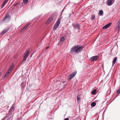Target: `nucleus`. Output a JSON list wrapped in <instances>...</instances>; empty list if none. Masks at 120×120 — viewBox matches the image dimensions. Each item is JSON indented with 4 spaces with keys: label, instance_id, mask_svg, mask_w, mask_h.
<instances>
[{
    "label": "nucleus",
    "instance_id": "obj_1",
    "mask_svg": "<svg viewBox=\"0 0 120 120\" xmlns=\"http://www.w3.org/2000/svg\"><path fill=\"white\" fill-rule=\"evenodd\" d=\"M84 48L83 46L79 45H75L73 46L71 49L70 51L71 52H75L76 53H78Z\"/></svg>",
    "mask_w": 120,
    "mask_h": 120
},
{
    "label": "nucleus",
    "instance_id": "obj_33",
    "mask_svg": "<svg viewBox=\"0 0 120 120\" xmlns=\"http://www.w3.org/2000/svg\"><path fill=\"white\" fill-rule=\"evenodd\" d=\"M10 118L9 117L8 119V120H10Z\"/></svg>",
    "mask_w": 120,
    "mask_h": 120
},
{
    "label": "nucleus",
    "instance_id": "obj_17",
    "mask_svg": "<svg viewBox=\"0 0 120 120\" xmlns=\"http://www.w3.org/2000/svg\"><path fill=\"white\" fill-rule=\"evenodd\" d=\"M99 13L100 15H101L103 13V11L102 10H101L99 11Z\"/></svg>",
    "mask_w": 120,
    "mask_h": 120
},
{
    "label": "nucleus",
    "instance_id": "obj_20",
    "mask_svg": "<svg viewBox=\"0 0 120 120\" xmlns=\"http://www.w3.org/2000/svg\"><path fill=\"white\" fill-rule=\"evenodd\" d=\"M64 40V38L63 37H62L60 39V41L61 42H63Z\"/></svg>",
    "mask_w": 120,
    "mask_h": 120
},
{
    "label": "nucleus",
    "instance_id": "obj_2",
    "mask_svg": "<svg viewBox=\"0 0 120 120\" xmlns=\"http://www.w3.org/2000/svg\"><path fill=\"white\" fill-rule=\"evenodd\" d=\"M30 53V52L29 50L27 49L26 50L23 54V62L26 60Z\"/></svg>",
    "mask_w": 120,
    "mask_h": 120
},
{
    "label": "nucleus",
    "instance_id": "obj_26",
    "mask_svg": "<svg viewBox=\"0 0 120 120\" xmlns=\"http://www.w3.org/2000/svg\"><path fill=\"white\" fill-rule=\"evenodd\" d=\"M30 25V23H28L25 26L26 27V28H27V27L28 26Z\"/></svg>",
    "mask_w": 120,
    "mask_h": 120
},
{
    "label": "nucleus",
    "instance_id": "obj_8",
    "mask_svg": "<svg viewBox=\"0 0 120 120\" xmlns=\"http://www.w3.org/2000/svg\"><path fill=\"white\" fill-rule=\"evenodd\" d=\"M14 109L15 104H14L11 108L9 110V112H12H12L14 111Z\"/></svg>",
    "mask_w": 120,
    "mask_h": 120
},
{
    "label": "nucleus",
    "instance_id": "obj_25",
    "mask_svg": "<svg viewBox=\"0 0 120 120\" xmlns=\"http://www.w3.org/2000/svg\"><path fill=\"white\" fill-rule=\"evenodd\" d=\"M20 4V2H18V3H16L14 5V6H15L17 5L18 4Z\"/></svg>",
    "mask_w": 120,
    "mask_h": 120
},
{
    "label": "nucleus",
    "instance_id": "obj_9",
    "mask_svg": "<svg viewBox=\"0 0 120 120\" xmlns=\"http://www.w3.org/2000/svg\"><path fill=\"white\" fill-rule=\"evenodd\" d=\"M53 19V17L52 16L50 17L48 20L46 22V24H48Z\"/></svg>",
    "mask_w": 120,
    "mask_h": 120
},
{
    "label": "nucleus",
    "instance_id": "obj_22",
    "mask_svg": "<svg viewBox=\"0 0 120 120\" xmlns=\"http://www.w3.org/2000/svg\"><path fill=\"white\" fill-rule=\"evenodd\" d=\"M26 28H27L25 26L21 30V31L22 32H23L24 31Z\"/></svg>",
    "mask_w": 120,
    "mask_h": 120
},
{
    "label": "nucleus",
    "instance_id": "obj_31",
    "mask_svg": "<svg viewBox=\"0 0 120 120\" xmlns=\"http://www.w3.org/2000/svg\"><path fill=\"white\" fill-rule=\"evenodd\" d=\"M8 75H7V74L6 73L5 74V75L4 76V78H5L6 77V76Z\"/></svg>",
    "mask_w": 120,
    "mask_h": 120
},
{
    "label": "nucleus",
    "instance_id": "obj_15",
    "mask_svg": "<svg viewBox=\"0 0 120 120\" xmlns=\"http://www.w3.org/2000/svg\"><path fill=\"white\" fill-rule=\"evenodd\" d=\"M12 113V112H9H9L6 114V117H8L10 115H11Z\"/></svg>",
    "mask_w": 120,
    "mask_h": 120
},
{
    "label": "nucleus",
    "instance_id": "obj_14",
    "mask_svg": "<svg viewBox=\"0 0 120 120\" xmlns=\"http://www.w3.org/2000/svg\"><path fill=\"white\" fill-rule=\"evenodd\" d=\"M14 65H12L8 69L9 70V71L10 70L11 71L13 70V68L14 67Z\"/></svg>",
    "mask_w": 120,
    "mask_h": 120
},
{
    "label": "nucleus",
    "instance_id": "obj_18",
    "mask_svg": "<svg viewBox=\"0 0 120 120\" xmlns=\"http://www.w3.org/2000/svg\"><path fill=\"white\" fill-rule=\"evenodd\" d=\"M80 96L79 95H78L77 97V100L78 102L80 101Z\"/></svg>",
    "mask_w": 120,
    "mask_h": 120
},
{
    "label": "nucleus",
    "instance_id": "obj_23",
    "mask_svg": "<svg viewBox=\"0 0 120 120\" xmlns=\"http://www.w3.org/2000/svg\"><path fill=\"white\" fill-rule=\"evenodd\" d=\"M24 3L25 4H26L28 2V0H23Z\"/></svg>",
    "mask_w": 120,
    "mask_h": 120
},
{
    "label": "nucleus",
    "instance_id": "obj_7",
    "mask_svg": "<svg viewBox=\"0 0 120 120\" xmlns=\"http://www.w3.org/2000/svg\"><path fill=\"white\" fill-rule=\"evenodd\" d=\"M10 29V28H9L3 30L1 32V35H3L8 31Z\"/></svg>",
    "mask_w": 120,
    "mask_h": 120
},
{
    "label": "nucleus",
    "instance_id": "obj_28",
    "mask_svg": "<svg viewBox=\"0 0 120 120\" xmlns=\"http://www.w3.org/2000/svg\"><path fill=\"white\" fill-rule=\"evenodd\" d=\"M120 92V88L119 89L116 91V93H119Z\"/></svg>",
    "mask_w": 120,
    "mask_h": 120
},
{
    "label": "nucleus",
    "instance_id": "obj_10",
    "mask_svg": "<svg viewBox=\"0 0 120 120\" xmlns=\"http://www.w3.org/2000/svg\"><path fill=\"white\" fill-rule=\"evenodd\" d=\"M61 21V19L60 18H59L57 20L56 22L55 23V25L58 26H59V24H60V22Z\"/></svg>",
    "mask_w": 120,
    "mask_h": 120
},
{
    "label": "nucleus",
    "instance_id": "obj_3",
    "mask_svg": "<svg viewBox=\"0 0 120 120\" xmlns=\"http://www.w3.org/2000/svg\"><path fill=\"white\" fill-rule=\"evenodd\" d=\"M72 25L75 29H77L78 30L80 29V26L78 23H73Z\"/></svg>",
    "mask_w": 120,
    "mask_h": 120
},
{
    "label": "nucleus",
    "instance_id": "obj_4",
    "mask_svg": "<svg viewBox=\"0 0 120 120\" xmlns=\"http://www.w3.org/2000/svg\"><path fill=\"white\" fill-rule=\"evenodd\" d=\"M76 73V72H74L71 73L69 76L68 79L69 80H71L75 75Z\"/></svg>",
    "mask_w": 120,
    "mask_h": 120
},
{
    "label": "nucleus",
    "instance_id": "obj_37",
    "mask_svg": "<svg viewBox=\"0 0 120 120\" xmlns=\"http://www.w3.org/2000/svg\"><path fill=\"white\" fill-rule=\"evenodd\" d=\"M6 73L7 74V75H8V73H7V72H6Z\"/></svg>",
    "mask_w": 120,
    "mask_h": 120
},
{
    "label": "nucleus",
    "instance_id": "obj_34",
    "mask_svg": "<svg viewBox=\"0 0 120 120\" xmlns=\"http://www.w3.org/2000/svg\"><path fill=\"white\" fill-rule=\"evenodd\" d=\"M65 8H64V9H63V10H62V12L64 11V9Z\"/></svg>",
    "mask_w": 120,
    "mask_h": 120
},
{
    "label": "nucleus",
    "instance_id": "obj_6",
    "mask_svg": "<svg viewBox=\"0 0 120 120\" xmlns=\"http://www.w3.org/2000/svg\"><path fill=\"white\" fill-rule=\"evenodd\" d=\"M10 19V17L9 14L6 15L5 17L3 20V21H9Z\"/></svg>",
    "mask_w": 120,
    "mask_h": 120
},
{
    "label": "nucleus",
    "instance_id": "obj_29",
    "mask_svg": "<svg viewBox=\"0 0 120 120\" xmlns=\"http://www.w3.org/2000/svg\"><path fill=\"white\" fill-rule=\"evenodd\" d=\"M8 1V0H5L4 2V3L6 4Z\"/></svg>",
    "mask_w": 120,
    "mask_h": 120
},
{
    "label": "nucleus",
    "instance_id": "obj_38",
    "mask_svg": "<svg viewBox=\"0 0 120 120\" xmlns=\"http://www.w3.org/2000/svg\"><path fill=\"white\" fill-rule=\"evenodd\" d=\"M119 24L120 25V21H119Z\"/></svg>",
    "mask_w": 120,
    "mask_h": 120
},
{
    "label": "nucleus",
    "instance_id": "obj_19",
    "mask_svg": "<svg viewBox=\"0 0 120 120\" xmlns=\"http://www.w3.org/2000/svg\"><path fill=\"white\" fill-rule=\"evenodd\" d=\"M96 89H94L92 92V93L93 94H96Z\"/></svg>",
    "mask_w": 120,
    "mask_h": 120
},
{
    "label": "nucleus",
    "instance_id": "obj_11",
    "mask_svg": "<svg viewBox=\"0 0 120 120\" xmlns=\"http://www.w3.org/2000/svg\"><path fill=\"white\" fill-rule=\"evenodd\" d=\"M111 23H110L107 24L103 26V29H105L108 28L111 25Z\"/></svg>",
    "mask_w": 120,
    "mask_h": 120
},
{
    "label": "nucleus",
    "instance_id": "obj_21",
    "mask_svg": "<svg viewBox=\"0 0 120 120\" xmlns=\"http://www.w3.org/2000/svg\"><path fill=\"white\" fill-rule=\"evenodd\" d=\"M58 26H57L55 25L54 27H53V30H55L57 28Z\"/></svg>",
    "mask_w": 120,
    "mask_h": 120
},
{
    "label": "nucleus",
    "instance_id": "obj_13",
    "mask_svg": "<svg viewBox=\"0 0 120 120\" xmlns=\"http://www.w3.org/2000/svg\"><path fill=\"white\" fill-rule=\"evenodd\" d=\"M117 60V58L116 57H115L114 59L113 60L112 63V66L114 65V64L116 62Z\"/></svg>",
    "mask_w": 120,
    "mask_h": 120
},
{
    "label": "nucleus",
    "instance_id": "obj_30",
    "mask_svg": "<svg viewBox=\"0 0 120 120\" xmlns=\"http://www.w3.org/2000/svg\"><path fill=\"white\" fill-rule=\"evenodd\" d=\"M11 71H10L9 70H9H8L7 72V73H8V74L9 73H11Z\"/></svg>",
    "mask_w": 120,
    "mask_h": 120
},
{
    "label": "nucleus",
    "instance_id": "obj_36",
    "mask_svg": "<svg viewBox=\"0 0 120 120\" xmlns=\"http://www.w3.org/2000/svg\"><path fill=\"white\" fill-rule=\"evenodd\" d=\"M49 47H46V49H48V48Z\"/></svg>",
    "mask_w": 120,
    "mask_h": 120
},
{
    "label": "nucleus",
    "instance_id": "obj_16",
    "mask_svg": "<svg viewBox=\"0 0 120 120\" xmlns=\"http://www.w3.org/2000/svg\"><path fill=\"white\" fill-rule=\"evenodd\" d=\"M96 105V103L95 102H93L91 104V105L92 107H94Z\"/></svg>",
    "mask_w": 120,
    "mask_h": 120
},
{
    "label": "nucleus",
    "instance_id": "obj_40",
    "mask_svg": "<svg viewBox=\"0 0 120 120\" xmlns=\"http://www.w3.org/2000/svg\"><path fill=\"white\" fill-rule=\"evenodd\" d=\"M31 57L32 56V54H31Z\"/></svg>",
    "mask_w": 120,
    "mask_h": 120
},
{
    "label": "nucleus",
    "instance_id": "obj_35",
    "mask_svg": "<svg viewBox=\"0 0 120 120\" xmlns=\"http://www.w3.org/2000/svg\"><path fill=\"white\" fill-rule=\"evenodd\" d=\"M1 73L0 72V77L1 76Z\"/></svg>",
    "mask_w": 120,
    "mask_h": 120
},
{
    "label": "nucleus",
    "instance_id": "obj_39",
    "mask_svg": "<svg viewBox=\"0 0 120 120\" xmlns=\"http://www.w3.org/2000/svg\"><path fill=\"white\" fill-rule=\"evenodd\" d=\"M31 57L32 56V54H31Z\"/></svg>",
    "mask_w": 120,
    "mask_h": 120
},
{
    "label": "nucleus",
    "instance_id": "obj_27",
    "mask_svg": "<svg viewBox=\"0 0 120 120\" xmlns=\"http://www.w3.org/2000/svg\"><path fill=\"white\" fill-rule=\"evenodd\" d=\"M5 4L4 3L3 4H2V6H1V8H3L4 7V6L5 5Z\"/></svg>",
    "mask_w": 120,
    "mask_h": 120
},
{
    "label": "nucleus",
    "instance_id": "obj_32",
    "mask_svg": "<svg viewBox=\"0 0 120 120\" xmlns=\"http://www.w3.org/2000/svg\"><path fill=\"white\" fill-rule=\"evenodd\" d=\"M64 120H69V119L68 118H67L64 119Z\"/></svg>",
    "mask_w": 120,
    "mask_h": 120
},
{
    "label": "nucleus",
    "instance_id": "obj_12",
    "mask_svg": "<svg viewBox=\"0 0 120 120\" xmlns=\"http://www.w3.org/2000/svg\"><path fill=\"white\" fill-rule=\"evenodd\" d=\"M113 0H108L107 2L108 4L109 5H111L112 4V2Z\"/></svg>",
    "mask_w": 120,
    "mask_h": 120
},
{
    "label": "nucleus",
    "instance_id": "obj_5",
    "mask_svg": "<svg viewBox=\"0 0 120 120\" xmlns=\"http://www.w3.org/2000/svg\"><path fill=\"white\" fill-rule=\"evenodd\" d=\"M98 59V56H92L90 58V60L91 61H94L97 60Z\"/></svg>",
    "mask_w": 120,
    "mask_h": 120
},
{
    "label": "nucleus",
    "instance_id": "obj_24",
    "mask_svg": "<svg viewBox=\"0 0 120 120\" xmlns=\"http://www.w3.org/2000/svg\"><path fill=\"white\" fill-rule=\"evenodd\" d=\"M95 17V16L94 15H92V18H91L92 19V20H94V19Z\"/></svg>",
    "mask_w": 120,
    "mask_h": 120
}]
</instances>
